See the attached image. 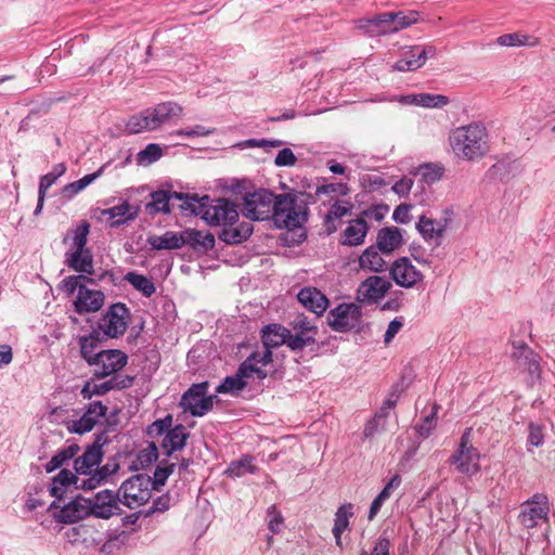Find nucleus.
<instances>
[{
    "instance_id": "423d86ee",
    "label": "nucleus",
    "mask_w": 555,
    "mask_h": 555,
    "mask_svg": "<svg viewBox=\"0 0 555 555\" xmlns=\"http://www.w3.org/2000/svg\"><path fill=\"white\" fill-rule=\"evenodd\" d=\"M418 13H383L372 18H360L356 22L358 29L364 30L370 36H379L395 33L417 22Z\"/></svg>"
},
{
    "instance_id": "20e7f679",
    "label": "nucleus",
    "mask_w": 555,
    "mask_h": 555,
    "mask_svg": "<svg viewBox=\"0 0 555 555\" xmlns=\"http://www.w3.org/2000/svg\"><path fill=\"white\" fill-rule=\"evenodd\" d=\"M308 206L306 201L296 194H280L275 199L273 220L278 228L294 230L307 220Z\"/></svg>"
},
{
    "instance_id": "c9c22d12",
    "label": "nucleus",
    "mask_w": 555,
    "mask_h": 555,
    "mask_svg": "<svg viewBox=\"0 0 555 555\" xmlns=\"http://www.w3.org/2000/svg\"><path fill=\"white\" fill-rule=\"evenodd\" d=\"M224 225L219 238L228 244H238L246 241L253 233V225L249 222H241L238 225Z\"/></svg>"
},
{
    "instance_id": "8fccbe9b",
    "label": "nucleus",
    "mask_w": 555,
    "mask_h": 555,
    "mask_svg": "<svg viewBox=\"0 0 555 555\" xmlns=\"http://www.w3.org/2000/svg\"><path fill=\"white\" fill-rule=\"evenodd\" d=\"M283 144L281 140H267V139H248L235 144L240 150L259 147L269 151L273 147H280Z\"/></svg>"
},
{
    "instance_id": "4be33fe9",
    "label": "nucleus",
    "mask_w": 555,
    "mask_h": 555,
    "mask_svg": "<svg viewBox=\"0 0 555 555\" xmlns=\"http://www.w3.org/2000/svg\"><path fill=\"white\" fill-rule=\"evenodd\" d=\"M294 334L289 339V348L292 350H300L304 347L314 343L317 326L306 317L298 315L293 321Z\"/></svg>"
},
{
    "instance_id": "bb28decb",
    "label": "nucleus",
    "mask_w": 555,
    "mask_h": 555,
    "mask_svg": "<svg viewBox=\"0 0 555 555\" xmlns=\"http://www.w3.org/2000/svg\"><path fill=\"white\" fill-rule=\"evenodd\" d=\"M512 357L516 360L519 369L529 373L531 380L539 378V357L532 350L526 346L515 347Z\"/></svg>"
},
{
    "instance_id": "ea45409f",
    "label": "nucleus",
    "mask_w": 555,
    "mask_h": 555,
    "mask_svg": "<svg viewBox=\"0 0 555 555\" xmlns=\"http://www.w3.org/2000/svg\"><path fill=\"white\" fill-rule=\"evenodd\" d=\"M105 167L106 165H103L102 167L99 168L98 171L87 175L75 182L66 184L62 190L63 196L72 198L73 196L85 190L89 184H91L95 179H98L103 173Z\"/></svg>"
},
{
    "instance_id": "39448f33",
    "label": "nucleus",
    "mask_w": 555,
    "mask_h": 555,
    "mask_svg": "<svg viewBox=\"0 0 555 555\" xmlns=\"http://www.w3.org/2000/svg\"><path fill=\"white\" fill-rule=\"evenodd\" d=\"M269 352L250 354L238 367L234 376L227 377L223 383L217 387V392H233L243 389L247 385V379H263L269 374Z\"/></svg>"
},
{
    "instance_id": "7c9ffc66",
    "label": "nucleus",
    "mask_w": 555,
    "mask_h": 555,
    "mask_svg": "<svg viewBox=\"0 0 555 555\" xmlns=\"http://www.w3.org/2000/svg\"><path fill=\"white\" fill-rule=\"evenodd\" d=\"M65 263L68 268L85 274H93V256L89 248L76 251H65Z\"/></svg>"
},
{
    "instance_id": "864d4df0",
    "label": "nucleus",
    "mask_w": 555,
    "mask_h": 555,
    "mask_svg": "<svg viewBox=\"0 0 555 555\" xmlns=\"http://www.w3.org/2000/svg\"><path fill=\"white\" fill-rule=\"evenodd\" d=\"M418 173L427 183H434L442 177L443 168L436 164H426L418 168Z\"/></svg>"
},
{
    "instance_id": "1a4fd4ad",
    "label": "nucleus",
    "mask_w": 555,
    "mask_h": 555,
    "mask_svg": "<svg viewBox=\"0 0 555 555\" xmlns=\"http://www.w3.org/2000/svg\"><path fill=\"white\" fill-rule=\"evenodd\" d=\"M103 475L95 473L89 477H77L69 469H62L56 476L52 478L50 486V493L57 500H62L65 494L74 487L75 489L92 490L95 489Z\"/></svg>"
},
{
    "instance_id": "3c124183",
    "label": "nucleus",
    "mask_w": 555,
    "mask_h": 555,
    "mask_svg": "<svg viewBox=\"0 0 555 555\" xmlns=\"http://www.w3.org/2000/svg\"><path fill=\"white\" fill-rule=\"evenodd\" d=\"M98 348V340L93 336H86L80 338V352L82 358L90 364H94L96 357L95 349Z\"/></svg>"
},
{
    "instance_id": "c756f323",
    "label": "nucleus",
    "mask_w": 555,
    "mask_h": 555,
    "mask_svg": "<svg viewBox=\"0 0 555 555\" xmlns=\"http://www.w3.org/2000/svg\"><path fill=\"white\" fill-rule=\"evenodd\" d=\"M186 196H191L190 194H183L178 192H168V191H156L151 194L152 201L146 205V210L150 214H169L170 209V199L176 198L184 203Z\"/></svg>"
},
{
    "instance_id": "0e129e2a",
    "label": "nucleus",
    "mask_w": 555,
    "mask_h": 555,
    "mask_svg": "<svg viewBox=\"0 0 555 555\" xmlns=\"http://www.w3.org/2000/svg\"><path fill=\"white\" fill-rule=\"evenodd\" d=\"M528 441L530 446L541 447L544 442L543 428L540 425L531 423L529 425Z\"/></svg>"
},
{
    "instance_id": "13d9d810",
    "label": "nucleus",
    "mask_w": 555,
    "mask_h": 555,
    "mask_svg": "<svg viewBox=\"0 0 555 555\" xmlns=\"http://www.w3.org/2000/svg\"><path fill=\"white\" fill-rule=\"evenodd\" d=\"M83 281L92 282L91 279L83 275H70L62 281L61 287L67 295H73L76 291L79 292L80 286H85Z\"/></svg>"
},
{
    "instance_id": "bf43d9fd",
    "label": "nucleus",
    "mask_w": 555,
    "mask_h": 555,
    "mask_svg": "<svg viewBox=\"0 0 555 555\" xmlns=\"http://www.w3.org/2000/svg\"><path fill=\"white\" fill-rule=\"evenodd\" d=\"M83 516V511L78 509V502L74 501L68 503L62 508L61 518L66 522H75L81 519Z\"/></svg>"
},
{
    "instance_id": "4c0bfd02",
    "label": "nucleus",
    "mask_w": 555,
    "mask_h": 555,
    "mask_svg": "<svg viewBox=\"0 0 555 555\" xmlns=\"http://www.w3.org/2000/svg\"><path fill=\"white\" fill-rule=\"evenodd\" d=\"M183 246L189 245L194 249L208 250L215 245V237L210 233H204L194 229L182 231Z\"/></svg>"
},
{
    "instance_id": "680f3d73",
    "label": "nucleus",
    "mask_w": 555,
    "mask_h": 555,
    "mask_svg": "<svg viewBox=\"0 0 555 555\" xmlns=\"http://www.w3.org/2000/svg\"><path fill=\"white\" fill-rule=\"evenodd\" d=\"M175 468V464H169L166 466H158L154 473L153 489H157L158 486H164L165 481L172 474Z\"/></svg>"
},
{
    "instance_id": "e2e57ef3",
    "label": "nucleus",
    "mask_w": 555,
    "mask_h": 555,
    "mask_svg": "<svg viewBox=\"0 0 555 555\" xmlns=\"http://www.w3.org/2000/svg\"><path fill=\"white\" fill-rule=\"evenodd\" d=\"M297 162V157L295 156V154L293 153V151L291 149H283L281 150L275 159H274V164L278 166V167H285V166H294Z\"/></svg>"
},
{
    "instance_id": "4468645a",
    "label": "nucleus",
    "mask_w": 555,
    "mask_h": 555,
    "mask_svg": "<svg viewBox=\"0 0 555 555\" xmlns=\"http://www.w3.org/2000/svg\"><path fill=\"white\" fill-rule=\"evenodd\" d=\"M550 512L547 498L537 493L521 505L519 522L528 529L534 528L540 521L546 520Z\"/></svg>"
},
{
    "instance_id": "c03bdc74",
    "label": "nucleus",
    "mask_w": 555,
    "mask_h": 555,
    "mask_svg": "<svg viewBox=\"0 0 555 555\" xmlns=\"http://www.w3.org/2000/svg\"><path fill=\"white\" fill-rule=\"evenodd\" d=\"M256 466L253 464L250 456H243L236 461H233L225 470L230 477L238 478L246 474H254Z\"/></svg>"
},
{
    "instance_id": "e433bc0d",
    "label": "nucleus",
    "mask_w": 555,
    "mask_h": 555,
    "mask_svg": "<svg viewBox=\"0 0 555 555\" xmlns=\"http://www.w3.org/2000/svg\"><path fill=\"white\" fill-rule=\"evenodd\" d=\"M377 246L367 247L359 257V267L365 271L383 272L386 268V261L382 257Z\"/></svg>"
},
{
    "instance_id": "f3484780",
    "label": "nucleus",
    "mask_w": 555,
    "mask_h": 555,
    "mask_svg": "<svg viewBox=\"0 0 555 555\" xmlns=\"http://www.w3.org/2000/svg\"><path fill=\"white\" fill-rule=\"evenodd\" d=\"M94 361V376L104 378L120 371L127 364L128 357L120 350L109 349L99 351Z\"/></svg>"
},
{
    "instance_id": "9b49d317",
    "label": "nucleus",
    "mask_w": 555,
    "mask_h": 555,
    "mask_svg": "<svg viewBox=\"0 0 555 555\" xmlns=\"http://www.w3.org/2000/svg\"><path fill=\"white\" fill-rule=\"evenodd\" d=\"M472 429L468 428L461 437L457 450L450 459L456 470L463 475L473 476L480 470V454L470 443Z\"/></svg>"
},
{
    "instance_id": "f704fd0d",
    "label": "nucleus",
    "mask_w": 555,
    "mask_h": 555,
    "mask_svg": "<svg viewBox=\"0 0 555 555\" xmlns=\"http://www.w3.org/2000/svg\"><path fill=\"white\" fill-rule=\"evenodd\" d=\"M367 230V223L362 218L349 221L343 233V244L349 246L361 245L364 242Z\"/></svg>"
},
{
    "instance_id": "79ce46f5",
    "label": "nucleus",
    "mask_w": 555,
    "mask_h": 555,
    "mask_svg": "<svg viewBox=\"0 0 555 555\" xmlns=\"http://www.w3.org/2000/svg\"><path fill=\"white\" fill-rule=\"evenodd\" d=\"M118 384L115 379H109L101 383L94 380L87 382L82 387L80 393L83 399H91L93 396H102L109 390L116 388Z\"/></svg>"
},
{
    "instance_id": "a19ab883",
    "label": "nucleus",
    "mask_w": 555,
    "mask_h": 555,
    "mask_svg": "<svg viewBox=\"0 0 555 555\" xmlns=\"http://www.w3.org/2000/svg\"><path fill=\"white\" fill-rule=\"evenodd\" d=\"M352 505L340 506L335 515V524L333 528V534L336 540V544L341 546V533L348 528L349 518L352 516Z\"/></svg>"
},
{
    "instance_id": "2eb2a0df",
    "label": "nucleus",
    "mask_w": 555,
    "mask_h": 555,
    "mask_svg": "<svg viewBox=\"0 0 555 555\" xmlns=\"http://www.w3.org/2000/svg\"><path fill=\"white\" fill-rule=\"evenodd\" d=\"M129 323V310L125 304L117 302L109 307L103 317L100 327L105 335L118 337L122 335Z\"/></svg>"
},
{
    "instance_id": "ddd939ff",
    "label": "nucleus",
    "mask_w": 555,
    "mask_h": 555,
    "mask_svg": "<svg viewBox=\"0 0 555 555\" xmlns=\"http://www.w3.org/2000/svg\"><path fill=\"white\" fill-rule=\"evenodd\" d=\"M362 309L357 304H340L330 311L327 322L336 332L357 330L362 323Z\"/></svg>"
},
{
    "instance_id": "37998d69",
    "label": "nucleus",
    "mask_w": 555,
    "mask_h": 555,
    "mask_svg": "<svg viewBox=\"0 0 555 555\" xmlns=\"http://www.w3.org/2000/svg\"><path fill=\"white\" fill-rule=\"evenodd\" d=\"M125 281L130 283L137 291L141 292L146 297H151L156 291L151 279L135 272H128L125 275Z\"/></svg>"
},
{
    "instance_id": "0eeeda50",
    "label": "nucleus",
    "mask_w": 555,
    "mask_h": 555,
    "mask_svg": "<svg viewBox=\"0 0 555 555\" xmlns=\"http://www.w3.org/2000/svg\"><path fill=\"white\" fill-rule=\"evenodd\" d=\"M172 416L167 415L162 420H156L147 427V435L151 438L164 436L162 441V449L166 455L172 454L175 451L181 450L189 438L186 428L178 425L173 428Z\"/></svg>"
},
{
    "instance_id": "72a5a7b5",
    "label": "nucleus",
    "mask_w": 555,
    "mask_h": 555,
    "mask_svg": "<svg viewBox=\"0 0 555 555\" xmlns=\"http://www.w3.org/2000/svg\"><path fill=\"white\" fill-rule=\"evenodd\" d=\"M147 243L155 250H170L183 247L182 232L166 231L160 235H151Z\"/></svg>"
},
{
    "instance_id": "a878e982",
    "label": "nucleus",
    "mask_w": 555,
    "mask_h": 555,
    "mask_svg": "<svg viewBox=\"0 0 555 555\" xmlns=\"http://www.w3.org/2000/svg\"><path fill=\"white\" fill-rule=\"evenodd\" d=\"M99 219L106 220L111 227H118L128 221L134 220L138 216V208L130 205L127 201L106 209L99 210Z\"/></svg>"
},
{
    "instance_id": "6ab92c4d",
    "label": "nucleus",
    "mask_w": 555,
    "mask_h": 555,
    "mask_svg": "<svg viewBox=\"0 0 555 555\" xmlns=\"http://www.w3.org/2000/svg\"><path fill=\"white\" fill-rule=\"evenodd\" d=\"M391 283L385 276L372 275L364 280L357 289V299L364 304L377 302L385 297Z\"/></svg>"
},
{
    "instance_id": "4d7b16f0",
    "label": "nucleus",
    "mask_w": 555,
    "mask_h": 555,
    "mask_svg": "<svg viewBox=\"0 0 555 555\" xmlns=\"http://www.w3.org/2000/svg\"><path fill=\"white\" fill-rule=\"evenodd\" d=\"M158 457V449L154 442L147 444L146 448L142 449L138 454V462L141 467H147L152 465Z\"/></svg>"
},
{
    "instance_id": "603ef678",
    "label": "nucleus",
    "mask_w": 555,
    "mask_h": 555,
    "mask_svg": "<svg viewBox=\"0 0 555 555\" xmlns=\"http://www.w3.org/2000/svg\"><path fill=\"white\" fill-rule=\"evenodd\" d=\"M66 171V167L64 164H57L53 167L52 171L44 175L40 179L39 190L40 193H46L47 190L54 184L59 177H61Z\"/></svg>"
},
{
    "instance_id": "052dcab7",
    "label": "nucleus",
    "mask_w": 555,
    "mask_h": 555,
    "mask_svg": "<svg viewBox=\"0 0 555 555\" xmlns=\"http://www.w3.org/2000/svg\"><path fill=\"white\" fill-rule=\"evenodd\" d=\"M215 132L214 128H206L203 125H196L192 128H185L177 130L173 134L179 137L195 138V137H207Z\"/></svg>"
},
{
    "instance_id": "5fc2aeb1",
    "label": "nucleus",
    "mask_w": 555,
    "mask_h": 555,
    "mask_svg": "<svg viewBox=\"0 0 555 555\" xmlns=\"http://www.w3.org/2000/svg\"><path fill=\"white\" fill-rule=\"evenodd\" d=\"M352 204L348 201H336L330 208L326 220L340 219L350 214Z\"/></svg>"
},
{
    "instance_id": "09e8293b",
    "label": "nucleus",
    "mask_w": 555,
    "mask_h": 555,
    "mask_svg": "<svg viewBox=\"0 0 555 555\" xmlns=\"http://www.w3.org/2000/svg\"><path fill=\"white\" fill-rule=\"evenodd\" d=\"M163 155L162 149L158 144L150 143L144 150L138 153L137 162L139 165L147 166L158 160Z\"/></svg>"
},
{
    "instance_id": "c85d7f7f",
    "label": "nucleus",
    "mask_w": 555,
    "mask_h": 555,
    "mask_svg": "<svg viewBox=\"0 0 555 555\" xmlns=\"http://www.w3.org/2000/svg\"><path fill=\"white\" fill-rule=\"evenodd\" d=\"M297 298L305 308L318 315L322 314L328 306L326 296L314 287L302 288Z\"/></svg>"
},
{
    "instance_id": "69168bd1",
    "label": "nucleus",
    "mask_w": 555,
    "mask_h": 555,
    "mask_svg": "<svg viewBox=\"0 0 555 555\" xmlns=\"http://www.w3.org/2000/svg\"><path fill=\"white\" fill-rule=\"evenodd\" d=\"M403 327V321L402 319L396 318L393 319L387 326V330L385 332L384 336V343L389 344L395 336L401 331Z\"/></svg>"
},
{
    "instance_id": "cd10ccee",
    "label": "nucleus",
    "mask_w": 555,
    "mask_h": 555,
    "mask_svg": "<svg viewBox=\"0 0 555 555\" xmlns=\"http://www.w3.org/2000/svg\"><path fill=\"white\" fill-rule=\"evenodd\" d=\"M402 244V230L397 227H385L377 233L376 246L383 254H391Z\"/></svg>"
},
{
    "instance_id": "58836bf2",
    "label": "nucleus",
    "mask_w": 555,
    "mask_h": 555,
    "mask_svg": "<svg viewBox=\"0 0 555 555\" xmlns=\"http://www.w3.org/2000/svg\"><path fill=\"white\" fill-rule=\"evenodd\" d=\"M496 42L503 47H535L539 44V39L534 36L521 33H513L500 36L496 39Z\"/></svg>"
},
{
    "instance_id": "b1692460",
    "label": "nucleus",
    "mask_w": 555,
    "mask_h": 555,
    "mask_svg": "<svg viewBox=\"0 0 555 555\" xmlns=\"http://www.w3.org/2000/svg\"><path fill=\"white\" fill-rule=\"evenodd\" d=\"M104 299V294L101 291L80 286L74 301L75 310L80 314L96 312L103 307Z\"/></svg>"
},
{
    "instance_id": "473e14b6",
    "label": "nucleus",
    "mask_w": 555,
    "mask_h": 555,
    "mask_svg": "<svg viewBox=\"0 0 555 555\" xmlns=\"http://www.w3.org/2000/svg\"><path fill=\"white\" fill-rule=\"evenodd\" d=\"M102 461V451L98 446L88 448L81 456L75 460V470L78 475L88 476Z\"/></svg>"
},
{
    "instance_id": "a18cd8bd",
    "label": "nucleus",
    "mask_w": 555,
    "mask_h": 555,
    "mask_svg": "<svg viewBox=\"0 0 555 555\" xmlns=\"http://www.w3.org/2000/svg\"><path fill=\"white\" fill-rule=\"evenodd\" d=\"M417 106L425 108H442L449 104V99L442 94L416 93Z\"/></svg>"
},
{
    "instance_id": "6e6d98bb",
    "label": "nucleus",
    "mask_w": 555,
    "mask_h": 555,
    "mask_svg": "<svg viewBox=\"0 0 555 555\" xmlns=\"http://www.w3.org/2000/svg\"><path fill=\"white\" fill-rule=\"evenodd\" d=\"M349 193V186L346 183H327L317 188L315 194L321 195H339L345 196Z\"/></svg>"
},
{
    "instance_id": "49530a36",
    "label": "nucleus",
    "mask_w": 555,
    "mask_h": 555,
    "mask_svg": "<svg viewBox=\"0 0 555 555\" xmlns=\"http://www.w3.org/2000/svg\"><path fill=\"white\" fill-rule=\"evenodd\" d=\"M406 388V385L401 382L392 386L391 390L389 391L387 398L385 399L379 412V417H386L388 415V412L393 409L401 396V393Z\"/></svg>"
},
{
    "instance_id": "9d476101",
    "label": "nucleus",
    "mask_w": 555,
    "mask_h": 555,
    "mask_svg": "<svg viewBox=\"0 0 555 555\" xmlns=\"http://www.w3.org/2000/svg\"><path fill=\"white\" fill-rule=\"evenodd\" d=\"M216 401L217 396L208 395V383L204 382L192 385L184 392L180 406L192 416H203L214 408Z\"/></svg>"
},
{
    "instance_id": "2f4dec72",
    "label": "nucleus",
    "mask_w": 555,
    "mask_h": 555,
    "mask_svg": "<svg viewBox=\"0 0 555 555\" xmlns=\"http://www.w3.org/2000/svg\"><path fill=\"white\" fill-rule=\"evenodd\" d=\"M89 231L90 224L86 221H82L75 228L68 230L63 240L66 245V251L87 249Z\"/></svg>"
},
{
    "instance_id": "338daca9",
    "label": "nucleus",
    "mask_w": 555,
    "mask_h": 555,
    "mask_svg": "<svg viewBox=\"0 0 555 555\" xmlns=\"http://www.w3.org/2000/svg\"><path fill=\"white\" fill-rule=\"evenodd\" d=\"M401 477L399 475H395L384 487V489L378 494L385 502L392 495V493L400 487Z\"/></svg>"
},
{
    "instance_id": "a211bd4d",
    "label": "nucleus",
    "mask_w": 555,
    "mask_h": 555,
    "mask_svg": "<svg viewBox=\"0 0 555 555\" xmlns=\"http://www.w3.org/2000/svg\"><path fill=\"white\" fill-rule=\"evenodd\" d=\"M107 406H105L101 401L91 402L85 414L79 420L67 422V429L70 433L79 435L89 433L95 427V425L105 418Z\"/></svg>"
},
{
    "instance_id": "f03ea898",
    "label": "nucleus",
    "mask_w": 555,
    "mask_h": 555,
    "mask_svg": "<svg viewBox=\"0 0 555 555\" xmlns=\"http://www.w3.org/2000/svg\"><path fill=\"white\" fill-rule=\"evenodd\" d=\"M180 209L195 216H201L210 225H232L238 219L234 204L224 198L210 201L208 196H186Z\"/></svg>"
},
{
    "instance_id": "5701e85b",
    "label": "nucleus",
    "mask_w": 555,
    "mask_h": 555,
    "mask_svg": "<svg viewBox=\"0 0 555 555\" xmlns=\"http://www.w3.org/2000/svg\"><path fill=\"white\" fill-rule=\"evenodd\" d=\"M431 47H413L405 51L393 68L399 72H412L421 68L427 61L428 55H433Z\"/></svg>"
},
{
    "instance_id": "dca6fc26",
    "label": "nucleus",
    "mask_w": 555,
    "mask_h": 555,
    "mask_svg": "<svg viewBox=\"0 0 555 555\" xmlns=\"http://www.w3.org/2000/svg\"><path fill=\"white\" fill-rule=\"evenodd\" d=\"M390 275L397 285L404 288H412L424 279L421 270L408 257L398 258L392 262Z\"/></svg>"
},
{
    "instance_id": "412c9836",
    "label": "nucleus",
    "mask_w": 555,
    "mask_h": 555,
    "mask_svg": "<svg viewBox=\"0 0 555 555\" xmlns=\"http://www.w3.org/2000/svg\"><path fill=\"white\" fill-rule=\"evenodd\" d=\"M292 338L291 332L280 324H270L262 330V344L263 349L257 350L254 353L269 352V370L272 363V348L286 344L289 347V339Z\"/></svg>"
},
{
    "instance_id": "aec40b11",
    "label": "nucleus",
    "mask_w": 555,
    "mask_h": 555,
    "mask_svg": "<svg viewBox=\"0 0 555 555\" xmlns=\"http://www.w3.org/2000/svg\"><path fill=\"white\" fill-rule=\"evenodd\" d=\"M450 220L448 211H444L439 218L423 215L416 223V230L424 241L438 243L443 237Z\"/></svg>"
},
{
    "instance_id": "393cba45",
    "label": "nucleus",
    "mask_w": 555,
    "mask_h": 555,
    "mask_svg": "<svg viewBox=\"0 0 555 555\" xmlns=\"http://www.w3.org/2000/svg\"><path fill=\"white\" fill-rule=\"evenodd\" d=\"M118 494L112 490H104L96 493L90 509L95 517L107 519L118 513Z\"/></svg>"
},
{
    "instance_id": "de8ad7c7",
    "label": "nucleus",
    "mask_w": 555,
    "mask_h": 555,
    "mask_svg": "<svg viewBox=\"0 0 555 555\" xmlns=\"http://www.w3.org/2000/svg\"><path fill=\"white\" fill-rule=\"evenodd\" d=\"M78 451L76 446H70L66 449L59 451L46 465L48 473H51L63 465L66 461L73 459Z\"/></svg>"
},
{
    "instance_id": "f8f14e48",
    "label": "nucleus",
    "mask_w": 555,
    "mask_h": 555,
    "mask_svg": "<svg viewBox=\"0 0 555 555\" xmlns=\"http://www.w3.org/2000/svg\"><path fill=\"white\" fill-rule=\"evenodd\" d=\"M276 196L264 189L248 193L244 197L243 214L250 220H266L273 216Z\"/></svg>"
},
{
    "instance_id": "f257e3e1",
    "label": "nucleus",
    "mask_w": 555,
    "mask_h": 555,
    "mask_svg": "<svg viewBox=\"0 0 555 555\" xmlns=\"http://www.w3.org/2000/svg\"><path fill=\"white\" fill-rule=\"evenodd\" d=\"M448 142L453 155L463 162H477L490 150L488 130L480 122L454 128L449 134Z\"/></svg>"
},
{
    "instance_id": "7ed1b4c3",
    "label": "nucleus",
    "mask_w": 555,
    "mask_h": 555,
    "mask_svg": "<svg viewBox=\"0 0 555 555\" xmlns=\"http://www.w3.org/2000/svg\"><path fill=\"white\" fill-rule=\"evenodd\" d=\"M183 108L175 102H163L154 107L147 108L142 114L133 116L127 124V128L132 133L142 131H154L171 121L173 118L181 117Z\"/></svg>"
},
{
    "instance_id": "774afa93",
    "label": "nucleus",
    "mask_w": 555,
    "mask_h": 555,
    "mask_svg": "<svg viewBox=\"0 0 555 555\" xmlns=\"http://www.w3.org/2000/svg\"><path fill=\"white\" fill-rule=\"evenodd\" d=\"M436 427V417L435 413H431V415H428L424 418V421L418 425L417 433L421 437L426 438L428 437L434 428Z\"/></svg>"
},
{
    "instance_id": "6e6552de",
    "label": "nucleus",
    "mask_w": 555,
    "mask_h": 555,
    "mask_svg": "<svg viewBox=\"0 0 555 555\" xmlns=\"http://www.w3.org/2000/svg\"><path fill=\"white\" fill-rule=\"evenodd\" d=\"M153 482L151 477L135 475L124 481L118 490L119 503L134 509L147 503L152 496Z\"/></svg>"
}]
</instances>
